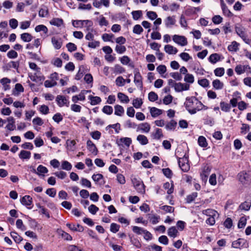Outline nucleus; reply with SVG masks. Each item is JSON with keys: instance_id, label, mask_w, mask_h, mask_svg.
<instances>
[{"instance_id": "12", "label": "nucleus", "mask_w": 251, "mask_h": 251, "mask_svg": "<svg viewBox=\"0 0 251 251\" xmlns=\"http://www.w3.org/2000/svg\"><path fill=\"white\" fill-rule=\"evenodd\" d=\"M211 169L208 166H205L200 176L202 181L206 182L207 180L208 176L210 174Z\"/></svg>"}, {"instance_id": "38", "label": "nucleus", "mask_w": 251, "mask_h": 251, "mask_svg": "<svg viewBox=\"0 0 251 251\" xmlns=\"http://www.w3.org/2000/svg\"><path fill=\"white\" fill-rule=\"evenodd\" d=\"M198 196L197 192H193L191 194L187 196L185 201L186 203H190L194 201Z\"/></svg>"}, {"instance_id": "11", "label": "nucleus", "mask_w": 251, "mask_h": 251, "mask_svg": "<svg viewBox=\"0 0 251 251\" xmlns=\"http://www.w3.org/2000/svg\"><path fill=\"white\" fill-rule=\"evenodd\" d=\"M202 120L204 125H208L210 126H213L215 123L214 119L213 117L209 116L207 114L204 115Z\"/></svg>"}, {"instance_id": "21", "label": "nucleus", "mask_w": 251, "mask_h": 251, "mask_svg": "<svg viewBox=\"0 0 251 251\" xmlns=\"http://www.w3.org/2000/svg\"><path fill=\"white\" fill-rule=\"evenodd\" d=\"M150 113L152 117L155 118L162 114V110L155 107H150Z\"/></svg>"}, {"instance_id": "19", "label": "nucleus", "mask_w": 251, "mask_h": 251, "mask_svg": "<svg viewBox=\"0 0 251 251\" xmlns=\"http://www.w3.org/2000/svg\"><path fill=\"white\" fill-rule=\"evenodd\" d=\"M165 24L166 27H170L175 24L176 20L175 16H168L165 20Z\"/></svg>"}, {"instance_id": "13", "label": "nucleus", "mask_w": 251, "mask_h": 251, "mask_svg": "<svg viewBox=\"0 0 251 251\" xmlns=\"http://www.w3.org/2000/svg\"><path fill=\"white\" fill-rule=\"evenodd\" d=\"M21 202L27 207L30 206L32 205V198L29 195H25L21 199Z\"/></svg>"}, {"instance_id": "42", "label": "nucleus", "mask_w": 251, "mask_h": 251, "mask_svg": "<svg viewBox=\"0 0 251 251\" xmlns=\"http://www.w3.org/2000/svg\"><path fill=\"white\" fill-rule=\"evenodd\" d=\"M35 30L37 32L43 31L45 34H47L48 32V28L46 26L43 25H37L35 28Z\"/></svg>"}, {"instance_id": "29", "label": "nucleus", "mask_w": 251, "mask_h": 251, "mask_svg": "<svg viewBox=\"0 0 251 251\" xmlns=\"http://www.w3.org/2000/svg\"><path fill=\"white\" fill-rule=\"evenodd\" d=\"M10 235L16 243L19 244L23 240V238L16 232L11 231Z\"/></svg>"}, {"instance_id": "57", "label": "nucleus", "mask_w": 251, "mask_h": 251, "mask_svg": "<svg viewBox=\"0 0 251 251\" xmlns=\"http://www.w3.org/2000/svg\"><path fill=\"white\" fill-rule=\"evenodd\" d=\"M198 84L201 86L206 88L209 85V82L206 78H202L198 80Z\"/></svg>"}, {"instance_id": "1", "label": "nucleus", "mask_w": 251, "mask_h": 251, "mask_svg": "<svg viewBox=\"0 0 251 251\" xmlns=\"http://www.w3.org/2000/svg\"><path fill=\"white\" fill-rule=\"evenodd\" d=\"M200 101V100L195 96L187 97L186 98L184 105L189 114L194 115L199 111L197 106L199 105Z\"/></svg>"}, {"instance_id": "37", "label": "nucleus", "mask_w": 251, "mask_h": 251, "mask_svg": "<svg viewBox=\"0 0 251 251\" xmlns=\"http://www.w3.org/2000/svg\"><path fill=\"white\" fill-rule=\"evenodd\" d=\"M118 98L122 102L127 103L129 101V99L128 96L121 92L118 93Z\"/></svg>"}, {"instance_id": "54", "label": "nucleus", "mask_w": 251, "mask_h": 251, "mask_svg": "<svg viewBox=\"0 0 251 251\" xmlns=\"http://www.w3.org/2000/svg\"><path fill=\"white\" fill-rule=\"evenodd\" d=\"M160 209L164 210L166 213H173L175 211V208L174 207L169 205L160 206Z\"/></svg>"}, {"instance_id": "9", "label": "nucleus", "mask_w": 251, "mask_h": 251, "mask_svg": "<svg viewBox=\"0 0 251 251\" xmlns=\"http://www.w3.org/2000/svg\"><path fill=\"white\" fill-rule=\"evenodd\" d=\"M56 101L59 107H63L64 105L69 106L68 100L64 96L58 95L56 98Z\"/></svg>"}, {"instance_id": "61", "label": "nucleus", "mask_w": 251, "mask_h": 251, "mask_svg": "<svg viewBox=\"0 0 251 251\" xmlns=\"http://www.w3.org/2000/svg\"><path fill=\"white\" fill-rule=\"evenodd\" d=\"M212 22L215 25H218L223 21V18L220 15H215L212 17Z\"/></svg>"}, {"instance_id": "2", "label": "nucleus", "mask_w": 251, "mask_h": 251, "mask_svg": "<svg viewBox=\"0 0 251 251\" xmlns=\"http://www.w3.org/2000/svg\"><path fill=\"white\" fill-rule=\"evenodd\" d=\"M238 181L245 187H247L251 184V175L249 172L242 171L237 175Z\"/></svg>"}, {"instance_id": "7", "label": "nucleus", "mask_w": 251, "mask_h": 251, "mask_svg": "<svg viewBox=\"0 0 251 251\" xmlns=\"http://www.w3.org/2000/svg\"><path fill=\"white\" fill-rule=\"evenodd\" d=\"M132 182L134 187L139 193L141 194H144L145 193V186L141 179L133 178L132 179Z\"/></svg>"}, {"instance_id": "43", "label": "nucleus", "mask_w": 251, "mask_h": 251, "mask_svg": "<svg viewBox=\"0 0 251 251\" xmlns=\"http://www.w3.org/2000/svg\"><path fill=\"white\" fill-rule=\"evenodd\" d=\"M132 18L134 20H138L143 15L142 11L141 10L133 11L131 12Z\"/></svg>"}, {"instance_id": "46", "label": "nucleus", "mask_w": 251, "mask_h": 251, "mask_svg": "<svg viewBox=\"0 0 251 251\" xmlns=\"http://www.w3.org/2000/svg\"><path fill=\"white\" fill-rule=\"evenodd\" d=\"M148 99L150 101L153 102L158 100V96L156 93L151 91L148 94Z\"/></svg>"}, {"instance_id": "62", "label": "nucleus", "mask_w": 251, "mask_h": 251, "mask_svg": "<svg viewBox=\"0 0 251 251\" xmlns=\"http://www.w3.org/2000/svg\"><path fill=\"white\" fill-rule=\"evenodd\" d=\"M131 244L137 249L141 248V244L137 238H131Z\"/></svg>"}, {"instance_id": "50", "label": "nucleus", "mask_w": 251, "mask_h": 251, "mask_svg": "<svg viewBox=\"0 0 251 251\" xmlns=\"http://www.w3.org/2000/svg\"><path fill=\"white\" fill-rule=\"evenodd\" d=\"M37 174L38 175H40L41 174H46L48 172V169L46 167L42 165H40L39 166H38V167L37 168Z\"/></svg>"}, {"instance_id": "44", "label": "nucleus", "mask_w": 251, "mask_h": 251, "mask_svg": "<svg viewBox=\"0 0 251 251\" xmlns=\"http://www.w3.org/2000/svg\"><path fill=\"white\" fill-rule=\"evenodd\" d=\"M162 172L164 175L168 178H171L173 176V173L172 170L169 168L162 169Z\"/></svg>"}, {"instance_id": "35", "label": "nucleus", "mask_w": 251, "mask_h": 251, "mask_svg": "<svg viewBox=\"0 0 251 251\" xmlns=\"http://www.w3.org/2000/svg\"><path fill=\"white\" fill-rule=\"evenodd\" d=\"M220 104L221 109L223 111L225 112H228L230 111L231 105L229 103L224 101H221Z\"/></svg>"}, {"instance_id": "63", "label": "nucleus", "mask_w": 251, "mask_h": 251, "mask_svg": "<svg viewBox=\"0 0 251 251\" xmlns=\"http://www.w3.org/2000/svg\"><path fill=\"white\" fill-rule=\"evenodd\" d=\"M121 63L124 65H127L130 62V58L126 55L123 56L120 58Z\"/></svg>"}, {"instance_id": "27", "label": "nucleus", "mask_w": 251, "mask_h": 251, "mask_svg": "<svg viewBox=\"0 0 251 251\" xmlns=\"http://www.w3.org/2000/svg\"><path fill=\"white\" fill-rule=\"evenodd\" d=\"M137 140L142 145H145L148 144L149 140L147 137L144 135H139L137 137Z\"/></svg>"}, {"instance_id": "36", "label": "nucleus", "mask_w": 251, "mask_h": 251, "mask_svg": "<svg viewBox=\"0 0 251 251\" xmlns=\"http://www.w3.org/2000/svg\"><path fill=\"white\" fill-rule=\"evenodd\" d=\"M152 136L155 139H160L161 137L163 136L162 130L161 128H156L155 132L152 134Z\"/></svg>"}, {"instance_id": "30", "label": "nucleus", "mask_w": 251, "mask_h": 251, "mask_svg": "<svg viewBox=\"0 0 251 251\" xmlns=\"http://www.w3.org/2000/svg\"><path fill=\"white\" fill-rule=\"evenodd\" d=\"M19 156L22 159H29L31 156V152L28 151L22 150Z\"/></svg>"}, {"instance_id": "17", "label": "nucleus", "mask_w": 251, "mask_h": 251, "mask_svg": "<svg viewBox=\"0 0 251 251\" xmlns=\"http://www.w3.org/2000/svg\"><path fill=\"white\" fill-rule=\"evenodd\" d=\"M51 43L54 47V48L56 50L60 49L62 45V43L61 39L55 38V37H53L51 38Z\"/></svg>"}, {"instance_id": "15", "label": "nucleus", "mask_w": 251, "mask_h": 251, "mask_svg": "<svg viewBox=\"0 0 251 251\" xmlns=\"http://www.w3.org/2000/svg\"><path fill=\"white\" fill-rule=\"evenodd\" d=\"M167 234L169 237L174 238L179 235V232L175 226H172L168 228Z\"/></svg>"}, {"instance_id": "47", "label": "nucleus", "mask_w": 251, "mask_h": 251, "mask_svg": "<svg viewBox=\"0 0 251 251\" xmlns=\"http://www.w3.org/2000/svg\"><path fill=\"white\" fill-rule=\"evenodd\" d=\"M114 72L116 74H122L126 71L125 69L119 64H116L113 69Z\"/></svg>"}, {"instance_id": "24", "label": "nucleus", "mask_w": 251, "mask_h": 251, "mask_svg": "<svg viewBox=\"0 0 251 251\" xmlns=\"http://www.w3.org/2000/svg\"><path fill=\"white\" fill-rule=\"evenodd\" d=\"M0 82L2 84L3 86V89L4 91H6L7 90L10 89V87L9 84L11 82L10 79L7 77H4L1 79Z\"/></svg>"}, {"instance_id": "22", "label": "nucleus", "mask_w": 251, "mask_h": 251, "mask_svg": "<svg viewBox=\"0 0 251 251\" xmlns=\"http://www.w3.org/2000/svg\"><path fill=\"white\" fill-rule=\"evenodd\" d=\"M57 233L61 236V237L67 241L72 240V237L68 233L65 232L61 229H57Z\"/></svg>"}, {"instance_id": "40", "label": "nucleus", "mask_w": 251, "mask_h": 251, "mask_svg": "<svg viewBox=\"0 0 251 251\" xmlns=\"http://www.w3.org/2000/svg\"><path fill=\"white\" fill-rule=\"evenodd\" d=\"M89 99L91 100V105H96L100 103L101 99L99 97L89 96Z\"/></svg>"}, {"instance_id": "32", "label": "nucleus", "mask_w": 251, "mask_h": 251, "mask_svg": "<svg viewBox=\"0 0 251 251\" xmlns=\"http://www.w3.org/2000/svg\"><path fill=\"white\" fill-rule=\"evenodd\" d=\"M50 23L51 25L59 27L63 24V21L60 18H53L50 21Z\"/></svg>"}, {"instance_id": "49", "label": "nucleus", "mask_w": 251, "mask_h": 251, "mask_svg": "<svg viewBox=\"0 0 251 251\" xmlns=\"http://www.w3.org/2000/svg\"><path fill=\"white\" fill-rule=\"evenodd\" d=\"M214 73L217 76H222L225 74V69L223 67L217 68L214 70Z\"/></svg>"}, {"instance_id": "4", "label": "nucleus", "mask_w": 251, "mask_h": 251, "mask_svg": "<svg viewBox=\"0 0 251 251\" xmlns=\"http://www.w3.org/2000/svg\"><path fill=\"white\" fill-rule=\"evenodd\" d=\"M235 30L236 34L242 39V40L247 44L250 45L251 43V39L247 38L245 33V28L240 25L239 26L236 25L235 26Z\"/></svg>"}, {"instance_id": "58", "label": "nucleus", "mask_w": 251, "mask_h": 251, "mask_svg": "<svg viewBox=\"0 0 251 251\" xmlns=\"http://www.w3.org/2000/svg\"><path fill=\"white\" fill-rule=\"evenodd\" d=\"M132 228L133 232L138 235H141L145 231L144 228L137 226H133Z\"/></svg>"}, {"instance_id": "64", "label": "nucleus", "mask_w": 251, "mask_h": 251, "mask_svg": "<svg viewBox=\"0 0 251 251\" xmlns=\"http://www.w3.org/2000/svg\"><path fill=\"white\" fill-rule=\"evenodd\" d=\"M173 97L171 95H168L164 97L163 100V103L165 105L170 104L173 100Z\"/></svg>"}, {"instance_id": "41", "label": "nucleus", "mask_w": 251, "mask_h": 251, "mask_svg": "<svg viewBox=\"0 0 251 251\" xmlns=\"http://www.w3.org/2000/svg\"><path fill=\"white\" fill-rule=\"evenodd\" d=\"M115 50L118 54H123L125 53L126 49L123 45H116Z\"/></svg>"}, {"instance_id": "31", "label": "nucleus", "mask_w": 251, "mask_h": 251, "mask_svg": "<svg viewBox=\"0 0 251 251\" xmlns=\"http://www.w3.org/2000/svg\"><path fill=\"white\" fill-rule=\"evenodd\" d=\"M251 206V202L245 201L240 204L239 208L241 210L249 211L250 209Z\"/></svg>"}, {"instance_id": "53", "label": "nucleus", "mask_w": 251, "mask_h": 251, "mask_svg": "<svg viewBox=\"0 0 251 251\" xmlns=\"http://www.w3.org/2000/svg\"><path fill=\"white\" fill-rule=\"evenodd\" d=\"M120 141L124 144L126 146L129 147L132 143V140L130 138L128 137H123L120 138Z\"/></svg>"}, {"instance_id": "6", "label": "nucleus", "mask_w": 251, "mask_h": 251, "mask_svg": "<svg viewBox=\"0 0 251 251\" xmlns=\"http://www.w3.org/2000/svg\"><path fill=\"white\" fill-rule=\"evenodd\" d=\"M134 77V82L135 85L139 88L140 89H142L143 85L142 81V76L139 72V70L137 68H135L133 71Z\"/></svg>"}, {"instance_id": "25", "label": "nucleus", "mask_w": 251, "mask_h": 251, "mask_svg": "<svg viewBox=\"0 0 251 251\" xmlns=\"http://www.w3.org/2000/svg\"><path fill=\"white\" fill-rule=\"evenodd\" d=\"M239 44L236 41H233L231 44L227 47V50L229 51L236 52L238 50Z\"/></svg>"}, {"instance_id": "60", "label": "nucleus", "mask_w": 251, "mask_h": 251, "mask_svg": "<svg viewBox=\"0 0 251 251\" xmlns=\"http://www.w3.org/2000/svg\"><path fill=\"white\" fill-rule=\"evenodd\" d=\"M39 110L42 114L47 115L49 113L50 110L48 106L43 104L40 106Z\"/></svg>"}, {"instance_id": "33", "label": "nucleus", "mask_w": 251, "mask_h": 251, "mask_svg": "<svg viewBox=\"0 0 251 251\" xmlns=\"http://www.w3.org/2000/svg\"><path fill=\"white\" fill-rule=\"evenodd\" d=\"M32 38V36L29 33H24L21 35V39L25 42H29Z\"/></svg>"}, {"instance_id": "20", "label": "nucleus", "mask_w": 251, "mask_h": 251, "mask_svg": "<svg viewBox=\"0 0 251 251\" xmlns=\"http://www.w3.org/2000/svg\"><path fill=\"white\" fill-rule=\"evenodd\" d=\"M177 126V122L172 119L165 126V128L168 130H174Z\"/></svg>"}, {"instance_id": "23", "label": "nucleus", "mask_w": 251, "mask_h": 251, "mask_svg": "<svg viewBox=\"0 0 251 251\" xmlns=\"http://www.w3.org/2000/svg\"><path fill=\"white\" fill-rule=\"evenodd\" d=\"M212 86L216 90H221L224 88V83L219 79H216L212 81Z\"/></svg>"}, {"instance_id": "14", "label": "nucleus", "mask_w": 251, "mask_h": 251, "mask_svg": "<svg viewBox=\"0 0 251 251\" xmlns=\"http://www.w3.org/2000/svg\"><path fill=\"white\" fill-rule=\"evenodd\" d=\"M87 147L88 150L92 153L95 155H96L98 153V150L96 147V145L93 143V142L89 140L87 142Z\"/></svg>"}, {"instance_id": "45", "label": "nucleus", "mask_w": 251, "mask_h": 251, "mask_svg": "<svg viewBox=\"0 0 251 251\" xmlns=\"http://www.w3.org/2000/svg\"><path fill=\"white\" fill-rule=\"evenodd\" d=\"M61 168L63 170L70 171L72 168V164L67 161H63L62 162Z\"/></svg>"}, {"instance_id": "26", "label": "nucleus", "mask_w": 251, "mask_h": 251, "mask_svg": "<svg viewBox=\"0 0 251 251\" xmlns=\"http://www.w3.org/2000/svg\"><path fill=\"white\" fill-rule=\"evenodd\" d=\"M198 143L199 145L202 148H206L208 146L206 139L203 136H200L199 137Z\"/></svg>"}, {"instance_id": "28", "label": "nucleus", "mask_w": 251, "mask_h": 251, "mask_svg": "<svg viewBox=\"0 0 251 251\" xmlns=\"http://www.w3.org/2000/svg\"><path fill=\"white\" fill-rule=\"evenodd\" d=\"M139 129L146 132L148 133L150 131L151 129L150 125L148 123H144L140 124L138 127Z\"/></svg>"}, {"instance_id": "5", "label": "nucleus", "mask_w": 251, "mask_h": 251, "mask_svg": "<svg viewBox=\"0 0 251 251\" xmlns=\"http://www.w3.org/2000/svg\"><path fill=\"white\" fill-rule=\"evenodd\" d=\"M231 247L235 249L247 248L249 247L248 241L243 238H239L232 242Z\"/></svg>"}, {"instance_id": "52", "label": "nucleus", "mask_w": 251, "mask_h": 251, "mask_svg": "<svg viewBox=\"0 0 251 251\" xmlns=\"http://www.w3.org/2000/svg\"><path fill=\"white\" fill-rule=\"evenodd\" d=\"M184 81L189 83H193L194 82V77L193 75L187 74L184 78Z\"/></svg>"}, {"instance_id": "8", "label": "nucleus", "mask_w": 251, "mask_h": 251, "mask_svg": "<svg viewBox=\"0 0 251 251\" xmlns=\"http://www.w3.org/2000/svg\"><path fill=\"white\" fill-rule=\"evenodd\" d=\"M173 40L181 46H185L188 44L187 38L184 36L174 35L173 36Z\"/></svg>"}, {"instance_id": "39", "label": "nucleus", "mask_w": 251, "mask_h": 251, "mask_svg": "<svg viewBox=\"0 0 251 251\" xmlns=\"http://www.w3.org/2000/svg\"><path fill=\"white\" fill-rule=\"evenodd\" d=\"M115 114L116 115L121 116L124 113V109L123 107L120 105L115 106Z\"/></svg>"}, {"instance_id": "59", "label": "nucleus", "mask_w": 251, "mask_h": 251, "mask_svg": "<svg viewBox=\"0 0 251 251\" xmlns=\"http://www.w3.org/2000/svg\"><path fill=\"white\" fill-rule=\"evenodd\" d=\"M170 75L176 80L180 81L182 79L181 75L178 72H173L170 74Z\"/></svg>"}, {"instance_id": "18", "label": "nucleus", "mask_w": 251, "mask_h": 251, "mask_svg": "<svg viewBox=\"0 0 251 251\" xmlns=\"http://www.w3.org/2000/svg\"><path fill=\"white\" fill-rule=\"evenodd\" d=\"M221 55L217 53L211 54L208 58V60L212 64H215L221 60Z\"/></svg>"}, {"instance_id": "48", "label": "nucleus", "mask_w": 251, "mask_h": 251, "mask_svg": "<svg viewBox=\"0 0 251 251\" xmlns=\"http://www.w3.org/2000/svg\"><path fill=\"white\" fill-rule=\"evenodd\" d=\"M143 104V101L141 99L136 98L133 100L132 104L135 108H139Z\"/></svg>"}, {"instance_id": "3", "label": "nucleus", "mask_w": 251, "mask_h": 251, "mask_svg": "<svg viewBox=\"0 0 251 251\" xmlns=\"http://www.w3.org/2000/svg\"><path fill=\"white\" fill-rule=\"evenodd\" d=\"M188 159L189 155L187 153H185L182 158L177 157L178 165L184 172H187L190 170Z\"/></svg>"}, {"instance_id": "51", "label": "nucleus", "mask_w": 251, "mask_h": 251, "mask_svg": "<svg viewBox=\"0 0 251 251\" xmlns=\"http://www.w3.org/2000/svg\"><path fill=\"white\" fill-rule=\"evenodd\" d=\"M247 224V219L245 217L243 216L240 218L238 223V227L239 228H244Z\"/></svg>"}, {"instance_id": "55", "label": "nucleus", "mask_w": 251, "mask_h": 251, "mask_svg": "<svg viewBox=\"0 0 251 251\" xmlns=\"http://www.w3.org/2000/svg\"><path fill=\"white\" fill-rule=\"evenodd\" d=\"M222 11L223 14L228 17H231L233 16V14L231 13V12L228 9L226 5L222 6L221 7Z\"/></svg>"}, {"instance_id": "10", "label": "nucleus", "mask_w": 251, "mask_h": 251, "mask_svg": "<svg viewBox=\"0 0 251 251\" xmlns=\"http://www.w3.org/2000/svg\"><path fill=\"white\" fill-rule=\"evenodd\" d=\"M190 88V85L188 83H182L178 82L176 84L175 91L176 92H180L183 91L188 90Z\"/></svg>"}, {"instance_id": "56", "label": "nucleus", "mask_w": 251, "mask_h": 251, "mask_svg": "<svg viewBox=\"0 0 251 251\" xmlns=\"http://www.w3.org/2000/svg\"><path fill=\"white\" fill-rule=\"evenodd\" d=\"M143 31V28L140 25H136L134 26L133 32L136 34H140Z\"/></svg>"}, {"instance_id": "34", "label": "nucleus", "mask_w": 251, "mask_h": 251, "mask_svg": "<svg viewBox=\"0 0 251 251\" xmlns=\"http://www.w3.org/2000/svg\"><path fill=\"white\" fill-rule=\"evenodd\" d=\"M148 216L149 217V219L151 223L152 224L155 225L159 222V220L160 219V216L157 215H151V214H148Z\"/></svg>"}, {"instance_id": "16", "label": "nucleus", "mask_w": 251, "mask_h": 251, "mask_svg": "<svg viewBox=\"0 0 251 251\" xmlns=\"http://www.w3.org/2000/svg\"><path fill=\"white\" fill-rule=\"evenodd\" d=\"M67 227H68L71 230L82 232L83 231L84 228L81 225L77 224V225L74 224H71L70 223H67L66 224Z\"/></svg>"}]
</instances>
